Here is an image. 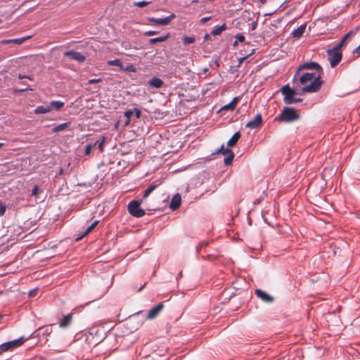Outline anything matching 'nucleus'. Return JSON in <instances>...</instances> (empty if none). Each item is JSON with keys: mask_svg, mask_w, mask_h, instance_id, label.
Segmentation results:
<instances>
[{"mask_svg": "<svg viewBox=\"0 0 360 360\" xmlns=\"http://www.w3.org/2000/svg\"><path fill=\"white\" fill-rule=\"evenodd\" d=\"M157 34V32L156 31H152V30H150V31H148L145 33V34L146 36H153V35H155Z\"/></svg>", "mask_w": 360, "mask_h": 360, "instance_id": "41", "label": "nucleus"}, {"mask_svg": "<svg viewBox=\"0 0 360 360\" xmlns=\"http://www.w3.org/2000/svg\"><path fill=\"white\" fill-rule=\"evenodd\" d=\"M181 202V195L179 193H176L172 198V200L169 203V208L172 210H176V209H178L180 207Z\"/></svg>", "mask_w": 360, "mask_h": 360, "instance_id": "12", "label": "nucleus"}, {"mask_svg": "<svg viewBox=\"0 0 360 360\" xmlns=\"http://www.w3.org/2000/svg\"><path fill=\"white\" fill-rule=\"evenodd\" d=\"M6 212V207L0 202V216H3Z\"/></svg>", "mask_w": 360, "mask_h": 360, "instance_id": "37", "label": "nucleus"}, {"mask_svg": "<svg viewBox=\"0 0 360 360\" xmlns=\"http://www.w3.org/2000/svg\"><path fill=\"white\" fill-rule=\"evenodd\" d=\"M18 78L20 79H25V78H26V75H22V74H19L18 75Z\"/></svg>", "mask_w": 360, "mask_h": 360, "instance_id": "51", "label": "nucleus"}, {"mask_svg": "<svg viewBox=\"0 0 360 360\" xmlns=\"http://www.w3.org/2000/svg\"><path fill=\"white\" fill-rule=\"evenodd\" d=\"M208 37H209V34H205V40L207 39H208Z\"/></svg>", "mask_w": 360, "mask_h": 360, "instance_id": "55", "label": "nucleus"}, {"mask_svg": "<svg viewBox=\"0 0 360 360\" xmlns=\"http://www.w3.org/2000/svg\"><path fill=\"white\" fill-rule=\"evenodd\" d=\"M150 1H136V2H134V6L139 7V8H143V7L146 6L148 4H150Z\"/></svg>", "mask_w": 360, "mask_h": 360, "instance_id": "31", "label": "nucleus"}, {"mask_svg": "<svg viewBox=\"0 0 360 360\" xmlns=\"http://www.w3.org/2000/svg\"><path fill=\"white\" fill-rule=\"evenodd\" d=\"M98 224V221H95L90 225V226L91 227L92 229H94L97 226Z\"/></svg>", "mask_w": 360, "mask_h": 360, "instance_id": "47", "label": "nucleus"}, {"mask_svg": "<svg viewBox=\"0 0 360 360\" xmlns=\"http://www.w3.org/2000/svg\"><path fill=\"white\" fill-rule=\"evenodd\" d=\"M98 224V221H95L90 225V226L91 227L92 229H94L97 226Z\"/></svg>", "mask_w": 360, "mask_h": 360, "instance_id": "48", "label": "nucleus"}, {"mask_svg": "<svg viewBox=\"0 0 360 360\" xmlns=\"http://www.w3.org/2000/svg\"><path fill=\"white\" fill-rule=\"evenodd\" d=\"M359 27H356L354 30H351L347 34H345L342 37L341 41L337 44L338 46V47H341L342 48L344 46L346 40L348 39V38L349 37L355 35L357 33V32L359 31Z\"/></svg>", "mask_w": 360, "mask_h": 360, "instance_id": "15", "label": "nucleus"}, {"mask_svg": "<svg viewBox=\"0 0 360 360\" xmlns=\"http://www.w3.org/2000/svg\"><path fill=\"white\" fill-rule=\"evenodd\" d=\"M128 211L132 216L136 217H141L145 215V211L140 207V202L136 200L129 203Z\"/></svg>", "mask_w": 360, "mask_h": 360, "instance_id": "6", "label": "nucleus"}, {"mask_svg": "<svg viewBox=\"0 0 360 360\" xmlns=\"http://www.w3.org/2000/svg\"><path fill=\"white\" fill-rule=\"evenodd\" d=\"M236 41L234 43L236 45L238 42H243L245 41V37L243 34H238L236 37Z\"/></svg>", "mask_w": 360, "mask_h": 360, "instance_id": "33", "label": "nucleus"}, {"mask_svg": "<svg viewBox=\"0 0 360 360\" xmlns=\"http://www.w3.org/2000/svg\"><path fill=\"white\" fill-rule=\"evenodd\" d=\"M101 81V79L100 78H98V79H89L88 83L89 84H95V83H98V82H100Z\"/></svg>", "mask_w": 360, "mask_h": 360, "instance_id": "40", "label": "nucleus"}, {"mask_svg": "<svg viewBox=\"0 0 360 360\" xmlns=\"http://www.w3.org/2000/svg\"><path fill=\"white\" fill-rule=\"evenodd\" d=\"M49 105L51 110L52 109L59 110L64 106V103L60 101H51Z\"/></svg>", "mask_w": 360, "mask_h": 360, "instance_id": "21", "label": "nucleus"}, {"mask_svg": "<svg viewBox=\"0 0 360 360\" xmlns=\"http://www.w3.org/2000/svg\"><path fill=\"white\" fill-rule=\"evenodd\" d=\"M105 141V137H102V139L101 141H97L94 143V146H98V148L99 150L100 151H103V145H104Z\"/></svg>", "mask_w": 360, "mask_h": 360, "instance_id": "30", "label": "nucleus"}, {"mask_svg": "<svg viewBox=\"0 0 360 360\" xmlns=\"http://www.w3.org/2000/svg\"><path fill=\"white\" fill-rule=\"evenodd\" d=\"M306 27L305 24L301 25L299 27L292 32V36L295 38L301 37L306 30Z\"/></svg>", "mask_w": 360, "mask_h": 360, "instance_id": "16", "label": "nucleus"}, {"mask_svg": "<svg viewBox=\"0 0 360 360\" xmlns=\"http://www.w3.org/2000/svg\"><path fill=\"white\" fill-rule=\"evenodd\" d=\"M354 53L360 55V45L355 49Z\"/></svg>", "mask_w": 360, "mask_h": 360, "instance_id": "49", "label": "nucleus"}, {"mask_svg": "<svg viewBox=\"0 0 360 360\" xmlns=\"http://www.w3.org/2000/svg\"><path fill=\"white\" fill-rule=\"evenodd\" d=\"M168 38H169V34H166L165 36H161V37H156V38H153L149 40V44H154L158 42H162V41H166Z\"/></svg>", "mask_w": 360, "mask_h": 360, "instance_id": "25", "label": "nucleus"}, {"mask_svg": "<svg viewBox=\"0 0 360 360\" xmlns=\"http://www.w3.org/2000/svg\"><path fill=\"white\" fill-rule=\"evenodd\" d=\"M122 70L125 72H134L136 71V69L133 65H127V67L123 66Z\"/></svg>", "mask_w": 360, "mask_h": 360, "instance_id": "32", "label": "nucleus"}, {"mask_svg": "<svg viewBox=\"0 0 360 360\" xmlns=\"http://www.w3.org/2000/svg\"><path fill=\"white\" fill-rule=\"evenodd\" d=\"M92 229L91 227L89 226L87 227V229L85 230L84 233H83V235L79 238H82V237L88 235L89 233H91L92 231Z\"/></svg>", "mask_w": 360, "mask_h": 360, "instance_id": "38", "label": "nucleus"}, {"mask_svg": "<svg viewBox=\"0 0 360 360\" xmlns=\"http://www.w3.org/2000/svg\"><path fill=\"white\" fill-rule=\"evenodd\" d=\"M65 56L70 57L72 60H76L79 63H83L86 60V57L80 52L75 51H68L64 53Z\"/></svg>", "mask_w": 360, "mask_h": 360, "instance_id": "8", "label": "nucleus"}, {"mask_svg": "<svg viewBox=\"0 0 360 360\" xmlns=\"http://www.w3.org/2000/svg\"><path fill=\"white\" fill-rule=\"evenodd\" d=\"M30 38H31V36H27V37L18 38V39H6V40H3V41H0V44H20Z\"/></svg>", "mask_w": 360, "mask_h": 360, "instance_id": "13", "label": "nucleus"}, {"mask_svg": "<svg viewBox=\"0 0 360 360\" xmlns=\"http://www.w3.org/2000/svg\"><path fill=\"white\" fill-rule=\"evenodd\" d=\"M225 158H224V164L225 165H230L233 160L234 153L230 149H226L225 150Z\"/></svg>", "mask_w": 360, "mask_h": 360, "instance_id": "17", "label": "nucleus"}, {"mask_svg": "<svg viewBox=\"0 0 360 360\" xmlns=\"http://www.w3.org/2000/svg\"><path fill=\"white\" fill-rule=\"evenodd\" d=\"M1 22V20L0 19V23Z\"/></svg>", "mask_w": 360, "mask_h": 360, "instance_id": "56", "label": "nucleus"}, {"mask_svg": "<svg viewBox=\"0 0 360 360\" xmlns=\"http://www.w3.org/2000/svg\"><path fill=\"white\" fill-rule=\"evenodd\" d=\"M133 115V111L131 110H127L124 112V116L127 119H130L131 116Z\"/></svg>", "mask_w": 360, "mask_h": 360, "instance_id": "39", "label": "nucleus"}, {"mask_svg": "<svg viewBox=\"0 0 360 360\" xmlns=\"http://www.w3.org/2000/svg\"><path fill=\"white\" fill-rule=\"evenodd\" d=\"M255 293L264 302H271L273 301V297L262 290H256Z\"/></svg>", "mask_w": 360, "mask_h": 360, "instance_id": "14", "label": "nucleus"}, {"mask_svg": "<svg viewBox=\"0 0 360 360\" xmlns=\"http://www.w3.org/2000/svg\"><path fill=\"white\" fill-rule=\"evenodd\" d=\"M211 19V17L209 16V17H205V18H202L201 20H200V22L201 23H205L206 22H207L208 20H210Z\"/></svg>", "mask_w": 360, "mask_h": 360, "instance_id": "43", "label": "nucleus"}, {"mask_svg": "<svg viewBox=\"0 0 360 360\" xmlns=\"http://www.w3.org/2000/svg\"><path fill=\"white\" fill-rule=\"evenodd\" d=\"M259 1H260L262 4H265L266 0H259Z\"/></svg>", "mask_w": 360, "mask_h": 360, "instance_id": "54", "label": "nucleus"}, {"mask_svg": "<svg viewBox=\"0 0 360 360\" xmlns=\"http://www.w3.org/2000/svg\"><path fill=\"white\" fill-rule=\"evenodd\" d=\"M247 57L248 56H244V57L239 58V60H238L239 65H240L242 64V63L247 58Z\"/></svg>", "mask_w": 360, "mask_h": 360, "instance_id": "46", "label": "nucleus"}, {"mask_svg": "<svg viewBox=\"0 0 360 360\" xmlns=\"http://www.w3.org/2000/svg\"><path fill=\"white\" fill-rule=\"evenodd\" d=\"M158 186V184H150L148 188L145 191L143 194V198H146Z\"/></svg>", "mask_w": 360, "mask_h": 360, "instance_id": "27", "label": "nucleus"}, {"mask_svg": "<svg viewBox=\"0 0 360 360\" xmlns=\"http://www.w3.org/2000/svg\"><path fill=\"white\" fill-rule=\"evenodd\" d=\"M27 90L32 91V89L25 88V89L16 90V91H18V92H23V91H27Z\"/></svg>", "mask_w": 360, "mask_h": 360, "instance_id": "50", "label": "nucleus"}, {"mask_svg": "<svg viewBox=\"0 0 360 360\" xmlns=\"http://www.w3.org/2000/svg\"><path fill=\"white\" fill-rule=\"evenodd\" d=\"M25 339L23 337H21L18 339L0 345V354L4 352L20 347L25 342Z\"/></svg>", "mask_w": 360, "mask_h": 360, "instance_id": "5", "label": "nucleus"}, {"mask_svg": "<svg viewBox=\"0 0 360 360\" xmlns=\"http://www.w3.org/2000/svg\"><path fill=\"white\" fill-rule=\"evenodd\" d=\"M135 115L137 118H139L141 116V111L139 109H135Z\"/></svg>", "mask_w": 360, "mask_h": 360, "instance_id": "45", "label": "nucleus"}, {"mask_svg": "<svg viewBox=\"0 0 360 360\" xmlns=\"http://www.w3.org/2000/svg\"><path fill=\"white\" fill-rule=\"evenodd\" d=\"M70 122H65V123L60 124L58 126H56L54 128H53L52 131L54 133L62 131H64L65 129H66L67 128H68L70 127Z\"/></svg>", "mask_w": 360, "mask_h": 360, "instance_id": "23", "label": "nucleus"}, {"mask_svg": "<svg viewBox=\"0 0 360 360\" xmlns=\"http://www.w3.org/2000/svg\"><path fill=\"white\" fill-rule=\"evenodd\" d=\"M262 120L260 114H257L253 120H250L246 124V127L250 129H255L262 124Z\"/></svg>", "mask_w": 360, "mask_h": 360, "instance_id": "11", "label": "nucleus"}, {"mask_svg": "<svg viewBox=\"0 0 360 360\" xmlns=\"http://www.w3.org/2000/svg\"><path fill=\"white\" fill-rule=\"evenodd\" d=\"M303 86L304 92L314 93L318 91L321 86V74L319 72H306L300 78Z\"/></svg>", "mask_w": 360, "mask_h": 360, "instance_id": "1", "label": "nucleus"}, {"mask_svg": "<svg viewBox=\"0 0 360 360\" xmlns=\"http://www.w3.org/2000/svg\"><path fill=\"white\" fill-rule=\"evenodd\" d=\"M72 320V316L70 314L65 315L60 321V326L65 328L70 325Z\"/></svg>", "mask_w": 360, "mask_h": 360, "instance_id": "22", "label": "nucleus"}, {"mask_svg": "<svg viewBox=\"0 0 360 360\" xmlns=\"http://www.w3.org/2000/svg\"><path fill=\"white\" fill-rule=\"evenodd\" d=\"M302 70H317V72H319L321 74V68L318 63H316L315 62L304 63L302 65H301L300 66H299V68L297 70L295 77Z\"/></svg>", "mask_w": 360, "mask_h": 360, "instance_id": "7", "label": "nucleus"}, {"mask_svg": "<svg viewBox=\"0 0 360 360\" xmlns=\"http://www.w3.org/2000/svg\"><path fill=\"white\" fill-rule=\"evenodd\" d=\"M238 97H235L233 98V100L228 104L224 105L221 110H233L238 103Z\"/></svg>", "mask_w": 360, "mask_h": 360, "instance_id": "18", "label": "nucleus"}, {"mask_svg": "<svg viewBox=\"0 0 360 360\" xmlns=\"http://www.w3.org/2000/svg\"><path fill=\"white\" fill-rule=\"evenodd\" d=\"M129 123H130V119H127V120H126V122L124 123V125L127 126V125H129Z\"/></svg>", "mask_w": 360, "mask_h": 360, "instance_id": "53", "label": "nucleus"}, {"mask_svg": "<svg viewBox=\"0 0 360 360\" xmlns=\"http://www.w3.org/2000/svg\"><path fill=\"white\" fill-rule=\"evenodd\" d=\"M148 84L150 86L158 89L163 85V82L160 78L155 77L148 81Z\"/></svg>", "mask_w": 360, "mask_h": 360, "instance_id": "19", "label": "nucleus"}, {"mask_svg": "<svg viewBox=\"0 0 360 360\" xmlns=\"http://www.w3.org/2000/svg\"><path fill=\"white\" fill-rule=\"evenodd\" d=\"M52 329L51 328H45L44 329V335H49L51 333Z\"/></svg>", "mask_w": 360, "mask_h": 360, "instance_id": "42", "label": "nucleus"}, {"mask_svg": "<svg viewBox=\"0 0 360 360\" xmlns=\"http://www.w3.org/2000/svg\"><path fill=\"white\" fill-rule=\"evenodd\" d=\"M37 289H34V290H30V291L29 292V296H30V297H32V296L35 295H36V293H37Z\"/></svg>", "mask_w": 360, "mask_h": 360, "instance_id": "44", "label": "nucleus"}, {"mask_svg": "<svg viewBox=\"0 0 360 360\" xmlns=\"http://www.w3.org/2000/svg\"><path fill=\"white\" fill-rule=\"evenodd\" d=\"M226 29V24H223L222 25L217 27L214 28L212 31V34L214 36L219 35L223 31H224Z\"/></svg>", "mask_w": 360, "mask_h": 360, "instance_id": "26", "label": "nucleus"}, {"mask_svg": "<svg viewBox=\"0 0 360 360\" xmlns=\"http://www.w3.org/2000/svg\"><path fill=\"white\" fill-rule=\"evenodd\" d=\"M108 64L110 65H115L120 67V68L122 70L123 69V65L122 62L119 59H115L112 60H109L108 62Z\"/></svg>", "mask_w": 360, "mask_h": 360, "instance_id": "28", "label": "nucleus"}, {"mask_svg": "<svg viewBox=\"0 0 360 360\" xmlns=\"http://www.w3.org/2000/svg\"><path fill=\"white\" fill-rule=\"evenodd\" d=\"M327 54L328 56V60L332 68L335 67L341 61L342 56L341 47H338V45H336L332 49L328 50Z\"/></svg>", "mask_w": 360, "mask_h": 360, "instance_id": "3", "label": "nucleus"}, {"mask_svg": "<svg viewBox=\"0 0 360 360\" xmlns=\"http://www.w3.org/2000/svg\"><path fill=\"white\" fill-rule=\"evenodd\" d=\"M226 148H224V146L222 145L214 154L222 153L225 155V150Z\"/></svg>", "mask_w": 360, "mask_h": 360, "instance_id": "34", "label": "nucleus"}, {"mask_svg": "<svg viewBox=\"0 0 360 360\" xmlns=\"http://www.w3.org/2000/svg\"><path fill=\"white\" fill-rule=\"evenodd\" d=\"M50 111H51V110H50L49 105H46V106L41 105V106H38L35 108L34 113L37 114V115L38 114H45V113L49 112Z\"/></svg>", "mask_w": 360, "mask_h": 360, "instance_id": "24", "label": "nucleus"}, {"mask_svg": "<svg viewBox=\"0 0 360 360\" xmlns=\"http://www.w3.org/2000/svg\"><path fill=\"white\" fill-rule=\"evenodd\" d=\"M195 41V38L193 37H184L183 38V42L186 45L193 44Z\"/></svg>", "mask_w": 360, "mask_h": 360, "instance_id": "29", "label": "nucleus"}, {"mask_svg": "<svg viewBox=\"0 0 360 360\" xmlns=\"http://www.w3.org/2000/svg\"><path fill=\"white\" fill-rule=\"evenodd\" d=\"M175 18L174 14H171L169 16L163 18H148V21L157 25H168L172 19Z\"/></svg>", "mask_w": 360, "mask_h": 360, "instance_id": "9", "label": "nucleus"}, {"mask_svg": "<svg viewBox=\"0 0 360 360\" xmlns=\"http://www.w3.org/2000/svg\"><path fill=\"white\" fill-rule=\"evenodd\" d=\"M281 92L284 96L283 101L286 104H292L301 101L300 98H294L295 91L290 89L288 85L282 87Z\"/></svg>", "mask_w": 360, "mask_h": 360, "instance_id": "4", "label": "nucleus"}, {"mask_svg": "<svg viewBox=\"0 0 360 360\" xmlns=\"http://www.w3.org/2000/svg\"><path fill=\"white\" fill-rule=\"evenodd\" d=\"M240 138V134L239 131L236 132L233 136L228 141L227 146L229 147H233L236 145L239 139Z\"/></svg>", "mask_w": 360, "mask_h": 360, "instance_id": "20", "label": "nucleus"}, {"mask_svg": "<svg viewBox=\"0 0 360 360\" xmlns=\"http://www.w3.org/2000/svg\"><path fill=\"white\" fill-rule=\"evenodd\" d=\"M39 193V187L38 186H34L32 191V195L37 196Z\"/></svg>", "mask_w": 360, "mask_h": 360, "instance_id": "36", "label": "nucleus"}, {"mask_svg": "<svg viewBox=\"0 0 360 360\" xmlns=\"http://www.w3.org/2000/svg\"><path fill=\"white\" fill-rule=\"evenodd\" d=\"M163 307V304L159 303L156 306L151 308L148 313L147 319L150 320L155 319L160 314Z\"/></svg>", "mask_w": 360, "mask_h": 360, "instance_id": "10", "label": "nucleus"}, {"mask_svg": "<svg viewBox=\"0 0 360 360\" xmlns=\"http://www.w3.org/2000/svg\"><path fill=\"white\" fill-rule=\"evenodd\" d=\"M92 147H93V146L91 144L86 146V147H85V154L86 155L90 154Z\"/></svg>", "mask_w": 360, "mask_h": 360, "instance_id": "35", "label": "nucleus"}, {"mask_svg": "<svg viewBox=\"0 0 360 360\" xmlns=\"http://www.w3.org/2000/svg\"><path fill=\"white\" fill-rule=\"evenodd\" d=\"M299 118L300 115L294 108L285 107L281 113L278 117L276 118V120L285 122H292L298 120Z\"/></svg>", "mask_w": 360, "mask_h": 360, "instance_id": "2", "label": "nucleus"}, {"mask_svg": "<svg viewBox=\"0 0 360 360\" xmlns=\"http://www.w3.org/2000/svg\"><path fill=\"white\" fill-rule=\"evenodd\" d=\"M26 79H28L30 80H33L34 77L32 75H26Z\"/></svg>", "mask_w": 360, "mask_h": 360, "instance_id": "52", "label": "nucleus"}]
</instances>
